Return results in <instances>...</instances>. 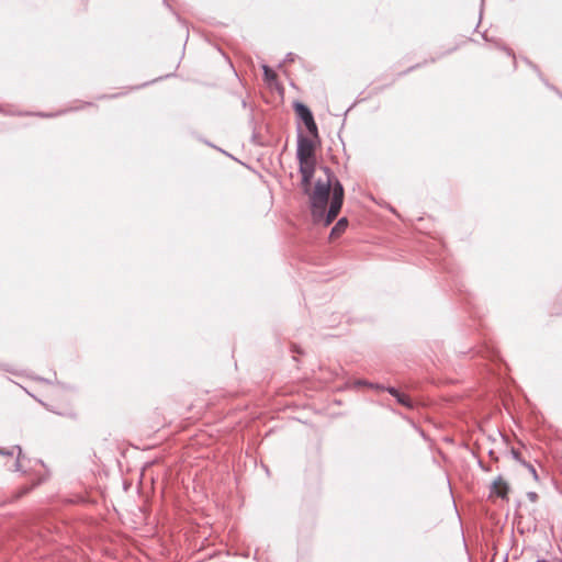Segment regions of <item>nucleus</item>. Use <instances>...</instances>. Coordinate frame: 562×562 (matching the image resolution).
<instances>
[{"mask_svg": "<svg viewBox=\"0 0 562 562\" xmlns=\"http://www.w3.org/2000/svg\"><path fill=\"white\" fill-rule=\"evenodd\" d=\"M316 144L313 138L300 136L297 144V159L302 187L310 194L312 215L315 222L328 226L340 212L344 201V188L335 180L328 168H324V177H319L310 192L311 180L315 171Z\"/></svg>", "mask_w": 562, "mask_h": 562, "instance_id": "1", "label": "nucleus"}, {"mask_svg": "<svg viewBox=\"0 0 562 562\" xmlns=\"http://www.w3.org/2000/svg\"><path fill=\"white\" fill-rule=\"evenodd\" d=\"M509 493V484L504 477H496L491 486V496H497L502 499H507Z\"/></svg>", "mask_w": 562, "mask_h": 562, "instance_id": "2", "label": "nucleus"}, {"mask_svg": "<svg viewBox=\"0 0 562 562\" xmlns=\"http://www.w3.org/2000/svg\"><path fill=\"white\" fill-rule=\"evenodd\" d=\"M387 391L390 394H392L397 400V402L401 405H403L407 408H411L413 406L411 398L406 394L401 393L400 391H397L394 387H390Z\"/></svg>", "mask_w": 562, "mask_h": 562, "instance_id": "3", "label": "nucleus"}, {"mask_svg": "<svg viewBox=\"0 0 562 562\" xmlns=\"http://www.w3.org/2000/svg\"><path fill=\"white\" fill-rule=\"evenodd\" d=\"M348 221L346 217L340 218L330 232V238H338L347 228Z\"/></svg>", "mask_w": 562, "mask_h": 562, "instance_id": "4", "label": "nucleus"}, {"mask_svg": "<svg viewBox=\"0 0 562 562\" xmlns=\"http://www.w3.org/2000/svg\"><path fill=\"white\" fill-rule=\"evenodd\" d=\"M295 112L300 116V119L303 121V123H306L307 120L313 119V114L310 111V109L302 103H297L295 105Z\"/></svg>", "mask_w": 562, "mask_h": 562, "instance_id": "5", "label": "nucleus"}, {"mask_svg": "<svg viewBox=\"0 0 562 562\" xmlns=\"http://www.w3.org/2000/svg\"><path fill=\"white\" fill-rule=\"evenodd\" d=\"M307 131L310 132V134L313 136L312 138H317L318 137V130H317V125L314 121V117L311 119V120H307L306 123H304Z\"/></svg>", "mask_w": 562, "mask_h": 562, "instance_id": "6", "label": "nucleus"}, {"mask_svg": "<svg viewBox=\"0 0 562 562\" xmlns=\"http://www.w3.org/2000/svg\"><path fill=\"white\" fill-rule=\"evenodd\" d=\"M307 131L310 132V134L313 136L312 138H317L318 137V130H317V125L314 121V117L311 119V120H307L306 123H304Z\"/></svg>", "mask_w": 562, "mask_h": 562, "instance_id": "7", "label": "nucleus"}, {"mask_svg": "<svg viewBox=\"0 0 562 562\" xmlns=\"http://www.w3.org/2000/svg\"><path fill=\"white\" fill-rule=\"evenodd\" d=\"M263 72H265V79L267 81H273L277 79V74L268 66L263 67Z\"/></svg>", "mask_w": 562, "mask_h": 562, "instance_id": "8", "label": "nucleus"}, {"mask_svg": "<svg viewBox=\"0 0 562 562\" xmlns=\"http://www.w3.org/2000/svg\"><path fill=\"white\" fill-rule=\"evenodd\" d=\"M537 562H547V561H546V560H539V561H537Z\"/></svg>", "mask_w": 562, "mask_h": 562, "instance_id": "9", "label": "nucleus"}]
</instances>
